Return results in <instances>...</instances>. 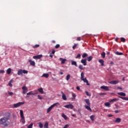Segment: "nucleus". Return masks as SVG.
Returning <instances> with one entry per match:
<instances>
[{"label":"nucleus","instance_id":"53","mask_svg":"<svg viewBox=\"0 0 128 128\" xmlns=\"http://www.w3.org/2000/svg\"><path fill=\"white\" fill-rule=\"evenodd\" d=\"M8 94L10 96H12L14 94V92H9Z\"/></svg>","mask_w":128,"mask_h":128},{"label":"nucleus","instance_id":"26","mask_svg":"<svg viewBox=\"0 0 128 128\" xmlns=\"http://www.w3.org/2000/svg\"><path fill=\"white\" fill-rule=\"evenodd\" d=\"M21 122L24 124H26V120H24V117L21 118Z\"/></svg>","mask_w":128,"mask_h":128},{"label":"nucleus","instance_id":"12","mask_svg":"<svg viewBox=\"0 0 128 128\" xmlns=\"http://www.w3.org/2000/svg\"><path fill=\"white\" fill-rule=\"evenodd\" d=\"M62 98L64 100H66V94L64 93V92H62Z\"/></svg>","mask_w":128,"mask_h":128},{"label":"nucleus","instance_id":"39","mask_svg":"<svg viewBox=\"0 0 128 128\" xmlns=\"http://www.w3.org/2000/svg\"><path fill=\"white\" fill-rule=\"evenodd\" d=\"M88 56V54H86V53H84V54H83V55L82 56V58H86V56Z\"/></svg>","mask_w":128,"mask_h":128},{"label":"nucleus","instance_id":"9","mask_svg":"<svg viewBox=\"0 0 128 128\" xmlns=\"http://www.w3.org/2000/svg\"><path fill=\"white\" fill-rule=\"evenodd\" d=\"M110 84H116L118 83V81L116 80H112L108 82Z\"/></svg>","mask_w":128,"mask_h":128},{"label":"nucleus","instance_id":"13","mask_svg":"<svg viewBox=\"0 0 128 128\" xmlns=\"http://www.w3.org/2000/svg\"><path fill=\"white\" fill-rule=\"evenodd\" d=\"M84 102H86L88 106H90V99H85Z\"/></svg>","mask_w":128,"mask_h":128},{"label":"nucleus","instance_id":"29","mask_svg":"<svg viewBox=\"0 0 128 128\" xmlns=\"http://www.w3.org/2000/svg\"><path fill=\"white\" fill-rule=\"evenodd\" d=\"M118 98H122V100H128V98L126 97H122L119 96Z\"/></svg>","mask_w":128,"mask_h":128},{"label":"nucleus","instance_id":"22","mask_svg":"<svg viewBox=\"0 0 128 128\" xmlns=\"http://www.w3.org/2000/svg\"><path fill=\"white\" fill-rule=\"evenodd\" d=\"M20 118H24V111L22 110H20Z\"/></svg>","mask_w":128,"mask_h":128},{"label":"nucleus","instance_id":"49","mask_svg":"<svg viewBox=\"0 0 128 128\" xmlns=\"http://www.w3.org/2000/svg\"><path fill=\"white\" fill-rule=\"evenodd\" d=\"M60 48V44H57L55 46V48Z\"/></svg>","mask_w":128,"mask_h":128},{"label":"nucleus","instance_id":"60","mask_svg":"<svg viewBox=\"0 0 128 128\" xmlns=\"http://www.w3.org/2000/svg\"><path fill=\"white\" fill-rule=\"evenodd\" d=\"M78 113L80 114H82V113L80 112V110H78Z\"/></svg>","mask_w":128,"mask_h":128},{"label":"nucleus","instance_id":"52","mask_svg":"<svg viewBox=\"0 0 128 128\" xmlns=\"http://www.w3.org/2000/svg\"><path fill=\"white\" fill-rule=\"evenodd\" d=\"M68 126H70V125L67 124L65 125L63 128H68Z\"/></svg>","mask_w":128,"mask_h":128},{"label":"nucleus","instance_id":"34","mask_svg":"<svg viewBox=\"0 0 128 128\" xmlns=\"http://www.w3.org/2000/svg\"><path fill=\"white\" fill-rule=\"evenodd\" d=\"M38 90L39 92H40L41 94H44V90H42V88H38Z\"/></svg>","mask_w":128,"mask_h":128},{"label":"nucleus","instance_id":"59","mask_svg":"<svg viewBox=\"0 0 128 128\" xmlns=\"http://www.w3.org/2000/svg\"><path fill=\"white\" fill-rule=\"evenodd\" d=\"M115 112L116 114H118V112H120V111L118 110H116Z\"/></svg>","mask_w":128,"mask_h":128},{"label":"nucleus","instance_id":"43","mask_svg":"<svg viewBox=\"0 0 128 128\" xmlns=\"http://www.w3.org/2000/svg\"><path fill=\"white\" fill-rule=\"evenodd\" d=\"M78 68H80V70H84V66H82V65H80L78 66Z\"/></svg>","mask_w":128,"mask_h":128},{"label":"nucleus","instance_id":"31","mask_svg":"<svg viewBox=\"0 0 128 128\" xmlns=\"http://www.w3.org/2000/svg\"><path fill=\"white\" fill-rule=\"evenodd\" d=\"M90 118L92 122H94V116L92 115L90 116Z\"/></svg>","mask_w":128,"mask_h":128},{"label":"nucleus","instance_id":"36","mask_svg":"<svg viewBox=\"0 0 128 128\" xmlns=\"http://www.w3.org/2000/svg\"><path fill=\"white\" fill-rule=\"evenodd\" d=\"M116 100H118V99L113 98V99L110 100V102H116Z\"/></svg>","mask_w":128,"mask_h":128},{"label":"nucleus","instance_id":"25","mask_svg":"<svg viewBox=\"0 0 128 128\" xmlns=\"http://www.w3.org/2000/svg\"><path fill=\"white\" fill-rule=\"evenodd\" d=\"M115 54L117 55V56H122L124 54L122 52H115Z\"/></svg>","mask_w":128,"mask_h":128},{"label":"nucleus","instance_id":"16","mask_svg":"<svg viewBox=\"0 0 128 128\" xmlns=\"http://www.w3.org/2000/svg\"><path fill=\"white\" fill-rule=\"evenodd\" d=\"M28 62H30V66H36V62L34 61H32V60H29Z\"/></svg>","mask_w":128,"mask_h":128},{"label":"nucleus","instance_id":"56","mask_svg":"<svg viewBox=\"0 0 128 128\" xmlns=\"http://www.w3.org/2000/svg\"><path fill=\"white\" fill-rule=\"evenodd\" d=\"M80 40H81V38L80 37H78L76 39V40H78V41H80Z\"/></svg>","mask_w":128,"mask_h":128},{"label":"nucleus","instance_id":"20","mask_svg":"<svg viewBox=\"0 0 128 128\" xmlns=\"http://www.w3.org/2000/svg\"><path fill=\"white\" fill-rule=\"evenodd\" d=\"M42 76H44V78H48V76H50V74H44Z\"/></svg>","mask_w":128,"mask_h":128},{"label":"nucleus","instance_id":"5","mask_svg":"<svg viewBox=\"0 0 128 128\" xmlns=\"http://www.w3.org/2000/svg\"><path fill=\"white\" fill-rule=\"evenodd\" d=\"M64 108H70V110H72L74 108V105L72 104H67L64 106Z\"/></svg>","mask_w":128,"mask_h":128},{"label":"nucleus","instance_id":"4","mask_svg":"<svg viewBox=\"0 0 128 128\" xmlns=\"http://www.w3.org/2000/svg\"><path fill=\"white\" fill-rule=\"evenodd\" d=\"M28 70H22V69H20L18 70V76H22V74H28Z\"/></svg>","mask_w":128,"mask_h":128},{"label":"nucleus","instance_id":"64","mask_svg":"<svg viewBox=\"0 0 128 128\" xmlns=\"http://www.w3.org/2000/svg\"><path fill=\"white\" fill-rule=\"evenodd\" d=\"M28 91H23V94H26V92Z\"/></svg>","mask_w":128,"mask_h":128},{"label":"nucleus","instance_id":"61","mask_svg":"<svg viewBox=\"0 0 128 128\" xmlns=\"http://www.w3.org/2000/svg\"><path fill=\"white\" fill-rule=\"evenodd\" d=\"M50 58H52L53 56H53L52 54H50Z\"/></svg>","mask_w":128,"mask_h":128},{"label":"nucleus","instance_id":"51","mask_svg":"<svg viewBox=\"0 0 128 128\" xmlns=\"http://www.w3.org/2000/svg\"><path fill=\"white\" fill-rule=\"evenodd\" d=\"M54 52H56V50L54 49H53L52 54H54Z\"/></svg>","mask_w":128,"mask_h":128},{"label":"nucleus","instance_id":"50","mask_svg":"<svg viewBox=\"0 0 128 128\" xmlns=\"http://www.w3.org/2000/svg\"><path fill=\"white\" fill-rule=\"evenodd\" d=\"M86 96H90V93H88V91L86 92Z\"/></svg>","mask_w":128,"mask_h":128},{"label":"nucleus","instance_id":"35","mask_svg":"<svg viewBox=\"0 0 128 128\" xmlns=\"http://www.w3.org/2000/svg\"><path fill=\"white\" fill-rule=\"evenodd\" d=\"M62 118H64V120H68V117L66 116V114H62Z\"/></svg>","mask_w":128,"mask_h":128},{"label":"nucleus","instance_id":"14","mask_svg":"<svg viewBox=\"0 0 128 128\" xmlns=\"http://www.w3.org/2000/svg\"><path fill=\"white\" fill-rule=\"evenodd\" d=\"M120 122H122V119H120V118H116V120L114 121V122L120 124Z\"/></svg>","mask_w":128,"mask_h":128},{"label":"nucleus","instance_id":"28","mask_svg":"<svg viewBox=\"0 0 128 128\" xmlns=\"http://www.w3.org/2000/svg\"><path fill=\"white\" fill-rule=\"evenodd\" d=\"M104 106H108V108H110V104L108 102H106Z\"/></svg>","mask_w":128,"mask_h":128},{"label":"nucleus","instance_id":"42","mask_svg":"<svg viewBox=\"0 0 128 128\" xmlns=\"http://www.w3.org/2000/svg\"><path fill=\"white\" fill-rule=\"evenodd\" d=\"M40 44H36L35 46H33V48H39Z\"/></svg>","mask_w":128,"mask_h":128},{"label":"nucleus","instance_id":"18","mask_svg":"<svg viewBox=\"0 0 128 128\" xmlns=\"http://www.w3.org/2000/svg\"><path fill=\"white\" fill-rule=\"evenodd\" d=\"M60 104L58 102L54 103V104L51 105L52 108H54V106H60Z\"/></svg>","mask_w":128,"mask_h":128},{"label":"nucleus","instance_id":"23","mask_svg":"<svg viewBox=\"0 0 128 128\" xmlns=\"http://www.w3.org/2000/svg\"><path fill=\"white\" fill-rule=\"evenodd\" d=\"M6 72L8 74H10V72H12V68H8L6 70Z\"/></svg>","mask_w":128,"mask_h":128},{"label":"nucleus","instance_id":"57","mask_svg":"<svg viewBox=\"0 0 128 128\" xmlns=\"http://www.w3.org/2000/svg\"><path fill=\"white\" fill-rule=\"evenodd\" d=\"M72 116H74V118H76V114H72Z\"/></svg>","mask_w":128,"mask_h":128},{"label":"nucleus","instance_id":"45","mask_svg":"<svg viewBox=\"0 0 128 128\" xmlns=\"http://www.w3.org/2000/svg\"><path fill=\"white\" fill-rule=\"evenodd\" d=\"M120 40L121 42H126V38H121Z\"/></svg>","mask_w":128,"mask_h":128},{"label":"nucleus","instance_id":"37","mask_svg":"<svg viewBox=\"0 0 128 128\" xmlns=\"http://www.w3.org/2000/svg\"><path fill=\"white\" fill-rule=\"evenodd\" d=\"M70 78V75L68 74L66 76V80H68Z\"/></svg>","mask_w":128,"mask_h":128},{"label":"nucleus","instance_id":"46","mask_svg":"<svg viewBox=\"0 0 128 128\" xmlns=\"http://www.w3.org/2000/svg\"><path fill=\"white\" fill-rule=\"evenodd\" d=\"M38 100H42L44 98L38 95Z\"/></svg>","mask_w":128,"mask_h":128},{"label":"nucleus","instance_id":"54","mask_svg":"<svg viewBox=\"0 0 128 128\" xmlns=\"http://www.w3.org/2000/svg\"><path fill=\"white\" fill-rule=\"evenodd\" d=\"M8 86L12 88V83H10V82H9Z\"/></svg>","mask_w":128,"mask_h":128},{"label":"nucleus","instance_id":"21","mask_svg":"<svg viewBox=\"0 0 128 128\" xmlns=\"http://www.w3.org/2000/svg\"><path fill=\"white\" fill-rule=\"evenodd\" d=\"M71 62H72V66H78V64H76V62L72 60Z\"/></svg>","mask_w":128,"mask_h":128},{"label":"nucleus","instance_id":"47","mask_svg":"<svg viewBox=\"0 0 128 128\" xmlns=\"http://www.w3.org/2000/svg\"><path fill=\"white\" fill-rule=\"evenodd\" d=\"M80 56H81V55H80V54H78L77 56H76V58H80Z\"/></svg>","mask_w":128,"mask_h":128},{"label":"nucleus","instance_id":"19","mask_svg":"<svg viewBox=\"0 0 128 128\" xmlns=\"http://www.w3.org/2000/svg\"><path fill=\"white\" fill-rule=\"evenodd\" d=\"M98 62L100 64H101V66H104V61L102 59L99 60Z\"/></svg>","mask_w":128,"mask_h":128},{"label":"nucleus","instance_id":"6","mask_svg":"<svg viewBox=\"0 0 128 128\" xmlns=\"http://www.w3.org/2000/svg\"><path fill=\"white\" fill-rule=\"evenodd\" d=\"M42 55L40 54V55H37L33 56V58L34 60H40L42 58Z\"/></svg>","mask_w":128,"mask_h":128},{"label":"nucleus","instance_id":"15","mask_svg":"<svg viewBox=\"0 0 128 128\" xmlns=\"http://www.w3.org/2000/svg\"><path fill=\"white\" fill-rule=\"evenodd\" d=\"M60 60L61 61V64H66V59H64L62 58H60Z\"/></svg>","mask_w":128,"mask_h":128},{"label":"nucleus","instance_id":"30","mask_svg":"<svg viewBox=\"0 0 128 128\" xmlns=\"http://www.w3.org/2000/svg\"><path fill=\"white\" fill-rule=\"evenodd\" d=\"M44 128H48V122H46L44 123Z\"/></svg>","mask_w":128,"mask_h":128},{"label":"nucleus","instance_id":"2","mask_svg":"<svg viewBox=\"0 0 128 128\" xmlns=\"http://www.w3.org/2000/svg\"><path fill=\"white\" fill-rule=\"evenodd\" d=\"M81 80H83L84 82H86L87 86H90V83H88V80L84 78V72H81V77H80Z\"/></svg>","mask_w":128,"mask_h":128},{"label":"nucleus","instance_id":"38","mask_svg":"<svg viewBox=\"0 0 128 128\" xmlns=\"http://www.w3.org/2000/svg\"><path fill=\"white\" fill-rule=\"evenodd\" d=\"M101 56H102V58H106V52H103L101 54Z\"/></svg>","mask_w":128,"mask_h":128},{"label":"nucleus","instance_id":"44","mask_svg":"<svg viewBox=\"0 0 128 128\" xmlns=\"http://www.w3.org/2000/svg\"><path fill=\"white\" fill-rule=\"evenodd\" d=\"M76 46H78V44H74V46H72L73 50H76Z\"/></svg>","mask_w":128,"mask_h":128},{"label":"nucleus","instance_id":"58","mask_svg":"<svg viewBox=\"0 0 128 128\" xmlns=\"http://www.w3.org/2000/svg\"><path fill=\"white\" fill-rule=\"evenodd\" d=\"M108 118H112V114H108Z\"/></svg>","mask_w":128,"mask_h":128},{"label":"nucleus","instance_id":"10","mask_svg":"<svg viewBox=\"0 0 128 128\" xmlns=\"http://www.w3.org/2000/svg\"><path fill=\"white\" fill-rule=\"evenodd\" d=\"M85 108H86V110H89V112H92V108H90V106H86Z\"/></svg>","mask_w":128,"mask_h":128},{"label":"nucleus","instance_id":"48","mask_svg":"<svg viewBox=\"0 0 128 128\" xmlns=\"http://www.w3.org/2000/svg\"><path fill=\"white\" fill-rule=\"evenodd\" d=\"M4 70H0V74H4Z\"/></svg>","mask_w":128,"mask_h":128},{"label":"nucleus","instance_id":"62","mask_svg":"<svg viewBox=\"0 0 128 128\" xmlns=\"http://www.w3.org/2000/svg\"><path fill=\"white\" fill-rule=\"evenodd\" d=\"M10 82L11 84H12V82H14V80H10Z\"/></svg>","mask_w":128,"mask_h":128},{"label":"nucleus","instance_id":"24","mask_svg":"<svg viewBox=\"0 0 128 128\" xmlns=\"http://www.w3.org/2000/svg\"><path fill=\"white\" fill-rule=\"evenodd\" d=\"M52 105L50 106V107H49L48 109H47V112L48 114V112H50V110H52Z\"/></svg>","mask_w":128,"mask_h":128},{"label":"nucleus","instance_id":"17","mask_svg":"<svg viewBox=\"0 0 128 128\" xmlns=\"http://www.w3.org/2000/svg\"><path fill=\"white\" fill-rule=\"evenodd\" d=\"M118 96H126V93L124 92H118Z\"/></svg>","mask_w":128,"mask_h":128},{"label":"nucleus","instance_id":"11","mask_svg":"<svg viewBox=\"0 0 128 128\" xmlns=\"http://www.w3.org/2000/svg\"><path fill=\"white\" fill-rule=\"evenodd\" d=\"M82 64H83L84 66H86V59H82L81 60Z\"/></svg>","mask_w":128,"mask_h":128},{"label":"nucleus","instance_id":"32","mask_svg":"<svg viewBox=\"0 0 128 128\" xmlns=\"http://www.w3.org/2000/svg\"><path fill=\"white\" fill-rule=\"evenodd\" d=\"M72 100H76V95L74 93H72Z\"/></svg>","mask_w":128,"mask_h":128},{"label":"nucleus","instance_id":"3","mask_svg":"<svg viewBox=\"0 0 128 128\" xmlns=\"http://www.w3.org/2000/svg\"><path fill=\"white\" fill-rule=\"evenodd\" d=\"M22 104H24V102H19L16 104H13L14 107H12V108H18L20 106H22Z\"/></svg>","mask_w":128,"mask_h":128},{"label":"nucleus","instance_id":"33","mask_svg":"<svg viewBox=\"0 0 128 128\" xmlns=\"http://www.w3.org/2000/svg\"><path fill=\"white\" fill-rule=\"evenodd\" d=\"M88 62H90V60H92V56H90L88 57Z\"/></svg>","mask_w":128,"mask_h":128},{"label":"nucleus","instance_id":"8","mask_svg":"<svg viewBox=\"0 0 128 128\" xmlns=\"http://www.w3.org/2000/svg\"><path fill=\"white\" fill-rule=\"evenodd\" d=\"M100 88H102V90H106V91L110 90V88H108V86H102L100 87Z\"/></svg>","mask_w":128,"mask_h":128},{"label":"nucleus","instance_id":"41","mask_svg":"<svg viewBox=\"0 0 128 128\" xmlns=\"http://www.w3.org/2000/svg\"><path fill=\"white\" fill-rule=\"evenodd\" d=\"M34 124L32 123L29 126H28V128H32Z\"/></svg>","mask_w":128,"mask_h":128},{"label":"nucleus","instance_id":"1","mask_svg":"<svg viewBox=\"0 0 128 128\" xmlns=\"http://www.w3.org/2000/svg\"><path fill=\"white\" fill-rule=\"evenodd\" d=\"M8 120H10V116H6L0 119V124L4 126V128L10 126V122H8Z\"/></svg>","mask_w":128,"mask_h":128},{"label":"nucleus","instance_id":"63","mask_svg":"<svg viewBox=\"0 0 128 128\" xmlns=\"http://www.w3.org/2000/svg\"><path fill=\"white\" fill-rule=\"evenodd\" d=\"M104 94H106V93H100V96H102Z\"/></svg>","mask_w":128,"mask_h":128},{"label":"nucleus","instance_id":"27","mask_svg":"<svg viewBox=\"0 0 128 128\" xmlns=\"http://www.w3.org/2000/svg\"><path fill=\"white\" fill-rule=\"evenodd\" d=\"M22 90L23 91L28 92V88H26V86H23L22 87Z\"/></svg>","mask_w":128,"mask_h":128},{"label":"nucleus","instance_id":"40","mask_svg":"<svg viewBox=\"0 0 128 128\" xmlns=\"http://www.w3.org/2000/svg\"><path fill=\"white\" fill-rule=\"evenodd\" d=\"M38 126L40 128H44V125L42 124V122H39L38 124Z\"/></svg>","mask_w":128,"mask_h":128},{"label":"nucleus","instance_id":"55","mask_svg":"<svg viewBox=\"0 0 128 128\" xmlns=\"http://www.w3.org/2000/svg\"><path fill=\"white\" fill-rule=\"evenodd\" d=\"M76 90H80V86H77L76 87Z\"/></svg>","mask_w":128,"mask_h":128},{"label":"nucleus","instance_id":"7","mask_svg":"<svg viewBox=\"0 0 128 128\" xmlns=\"http://www.w3.org/2000/svg\"><path fill=\"white\" fill-rule=\"evenodd\" d=\"M35 92H36V93H34V92H32V91H31V92H30L27 93L26 94H27V96H32V95L34 96V94H38V90H35Z\"/></svg>","mask_w":128,"mask_h":128}]
</instances>
